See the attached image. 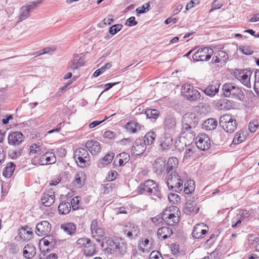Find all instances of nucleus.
<instances>
[{"mask_svg":"<svg viewBox=\"0 0 259 259\" xmlns=\"http://www.w3.org/2000/svg\"><path fill=\"white\" fill-rule=\"evenodd\" d=\"M137 191L139 194L151 196L155 200H160L163 197L158 185L152 180H148L141 183Z\"/></svg>","mask_w":259,"mask_h":259,"instance_id":"obj_1","label":"nucleus"},{"mask_svg":"<svg viewBox=\"0 0 259 259\" xmlns=\"http://www.w3.org/2000/svg\"><path fill=\"white\" fill-rule=\"evenodd\" d=\"M199 122V118L196 115L193 113H188L185 114L182 121L181 133L189 134L194 137L195 135L193 130L196 127Z\"/></svg>","mask_w":259,"mask_h":259,"instance_id":"obj_2","label":"nucleus"},{"mask_svg":"<svg viewBox=\"0 0 259 259\" xmlns=\"http://www.w3.org/2000/svg\"><path fill=\"white\" fill-rule=\"evenodd\" d=\"M223 94L226 97L236 99L242 101L244 95L241 89L233 83H225L223 85Z\"/></svg>","mask_w":259,"mask_h":259,"instance_id":"obj_3","label":"nucleus"},{"mask_svg":"<svg viewBox=\"0 0 259 259\" xmlns=\"http://www.w3.org/2000/svg\"><path fill=\"white\" fill-rule=\"evenodd\" d=\"M220 125L226 132L232 133L236 130L237 123L232 115L225 114L220 117Z\"/></svg>","mask_w":259,"mask_h":259,"instance_id":"obj_4","label":"nucleus"},{"mask_svg":"<svg viewBox=\"0 0 259 259\" xmlns=\"http://www.w3.org/2000/svg\"><path fill=\"white\" fill-rule=\"evenodd\" d=\"M182 93L190 101H196L201 97L199 91L190 84H185L182 86Z\"/></svg>","mask_w":259,"mask_h":259,"instance_id":"obj_5","label":"nucleus"},{"mask_svg":"<svg viewBox=\"0 0 259 259\" xmlns=\"http://www.w3.org/2000/svg\"><path fill=\"white\" fill-rule=\"evenodd\" d=\"M74 158L77 164L83 167L86 166L87 162L89 161V154L85 149L79 148L75 150Z\"/></svg>","mask_w":259,"mask_h":259,"instance_id":"obj_6","label":"nucleus"},{"mask_svg":"<svg viewBox=\"0 0 259 259\" xmlns=\"http://www.w3.org/2000/svg\"><path fill=\"white\" fill-rule=\"evenodd\" d=\"M91 231L92 235L97 241L101 242V239L104 236V231L101 227V224H99L97 219H94L92 221L91 224Z\"/></svg>","mask_w":259,"mask_h":259,"instance_id":"obj_7","label":"nucleus"},{"mask_svg":"<svg viewBox=\"0 0 259 259\" xmlns=\"http://www.w3.org/2000/svg\"><path fill=\"white\" fill-rule=\"evenodd\" d=\"M40 2L34 1L30 2L24 6H23L20 9V14L19 16V21H23L29 16L30 12L33 10L35 7L39 4Z\"/></svg>","mask_w":259,"mask_h":259,"instance_id":"obj_8","label":"nucleus"},{"mask_svg":"<svg viewBox=\"0 0 259 259\" xmlns=\"http://www.w3.org/2000/svg\"><path fill=\"white\" fill-rule=\"evenodd\" d=\"M52 226L47 221H43L38 223L35 227V233L38 236L48 235L51 230Z\"/></svg>","mask_w":259,"mask_h":259,"instance_id":"obj_9","label":"nucleus"},{"mask_svg":"<svg viewBox=\"0 0 259 259\" xmlns=\"http://www.w3.org/2000/svg\"><path fill=\"white\" fill-rule=\"evenodd\" d=\"M196 145L201 150L205 151L210 147V141L209 137L205 134H202L196 138Z\"/></svg>","mask_w":259,"mask_h":259,"instance_id":"obj_10","label":"nucleus"},{"mask_svg":"<svg viewBox=\"0 0 259 259\" xmlns=\"http://www.w3.org/2000/svg\"><path fill=\"white\" fill-rule=\"evenodd\" d=\"M158 142L163 150H167L172 145V138L169 133L165 132L159 139Z\"/></svg>","mask_w":259,"mask_h":259,"instance_id":"obj_11","label":"nucleus"},{"mask_svg":"<svg viewBox=\"0 0 259 259\" xmlns=\"http://www.w3.org/2000/svg\"><path fill=\"white\" fill-rule=\"evenodd\" d=\"M208 231V227L203 223L197 224L192 231V236L196 239L202 238Z\"/></svg>","mask_w":259,"mask_h":259,"instance_id":"obj_12","label":"nucleus"},{"mask_svg":"<svg viewBox=\"0 0 259 259\" xmlns=\"http://www.w3.org/2000/svg\"><path fill=\"white\" fill-rule=\"evenodd\" d=\"M8 139L10 145L17 146L24 141V137L21 132H14L9 135Z\"/></svg>","mask_w":259,"mask_h":259,"instance_id":"obj_13","label":"nucleus"},{"mask_svg":"<svg viewBox=\"0 0 259 259\" xmlns=\"http://www.w3.org/2000/svg\"><path fill=\"white\" fill-rule=\"evenodd\" d=\"M146 149V145L142 139H137L134 142L131 151L132 154L135 156H139L142 154Z\"/></svg>","mask_w":259,"mask_h":259,"instance_id":"obj_14","label":"nucleus"},{"mask_svg":"<svg viewBox=\"0 0 259 259\" xmlns=\"http://www.w3.org/2000/svg\"><path fill=\"white\" fill-rule=\"evenodd\" d=\"M56 157L53 150L46 152L40 158L39 162L41 165H47L55 163Z\"/></svg>","mask_w":259,"mask_h":259,"instance_id":"obj_15","label":"nucleus"},{"mask_svg":"<svg viewBox=\"0 0 259 259\" xmlns=\"http://www.w3.org/2000/svg\"><path fill=\"white\" fill-rule=\"evenodd\" d=\"M165 168V160L162 157L156 158L153 164L154 172L157 175H161Z\"/></svg>","mask_w":259,"mask_h":259,"instance_id":"obj_16","label":"nucleus"},{"mask_svg":"<svg viewBox=\"0 0 259 259\" xmlns=\"http://www.w3.org/2000/svg\"><path fill=\"white\" fill-rule=\"evenodd\" d=\"M228 60V54L223 51H218L215 52L212 59V63L217 64L220 63L221 66L225 64Z\"/></svg>","mask_w":259,"mask_h":259,"instance_id":"obj_17","label":"nucleus"},{"mask_svg":"<svg viewBox=\"0 0 259 259\" xmlns=\"http://www.w3.org/2000/svg\"><path fill=\"white\" fill-rule=\"evenodd\" d=\"M123 233L129 239H132L138 236L139 229L138 227L134 224H129L125 226Z\"/></svg>","mask_w":259,"mask_h":259,"instance_id":"obj_18","label":"nucleus"},{"mask_svg":"<svg viewBox=\"0 0 259 259\" xmlns=\"http://www.w3.org/2000/svg\"><path fill=\"white\" fill-rule=\"evenodd\" d=\"M85 148L92 154L96 155L101 151V145L99 142L94 140H89L85 145Z\"/></svg>","mask_w":259,"mask_h":259,"instance_id":"obj_19","label":"nucleus"},{"mask_svg":"<svg viewBox=\"0 0 259 259\" xmlns=\"http://www.w3.org/2000/svg\"><path fill=\"white\" fill-rule=\"evenodd\" d=\"M163 126L165 132L168 133L174 132L176 126V119L170 116H166L164 121Z\"/></svg>","mask_w":259,"mask_h":259,"instance_id":"obj_20","label":"nucleus"},{"mask_svg":"<svg viewBox=\"0 0 259 259\" xmlns=\"http://www.w3.org/2000/svg\"><path fill=\"white\" fill-rule=\"evenodd\" d=\"M220 84L218 81L211 82L204 90V93L209 96H214L219 92Z\"/></svg>","mask_w":259,"mask_h":259,"instance_id":"obj_21","label":"nucleus"},{"mask_svg":"<svg viewBox=\"0 0 259 259\" xmlns=\"http://www.w3.org/2000/svg\"><path fill=\"white\" fill-rule=\"evenodd\" d=\"M199 210V207L195 201L189 200L186 202L184 210L186 214H190L191 213H197Z\"/></svg>","mask_w":259,"mask_h":259,"instance_id":"obj_22","label":"nucleus"},{"mask_svg":"<svg viewBox=\"0 0 259 259\" xmlns=\"http://www.w3.org/2000/svg\"><path fill=\"white\" fill-rule=\"evenodd\" d=\"M179 180H182L177 172H174L167 174V178L166 183L169 190H172V186L176 184V182H179Z\"/></svg>","mask_w":259,"mask_h":259,"instance_id":"obj_23","label":"nucleus"},{"mask_svg":"<svg viewBox=\"0 0 259 259\" xmlns=\"http://www.w3.org/2000/svg\"><path fill=\"white\" fill-rule=\"evenodd\" d=\"M179 164V160L176 157H170L166 164V171L167 174L177 172Z\"/></svg>","mask_w":259,"mask_h":259,"instance_id":"obj_24","label":"nucleus"},{"mask_svg":"<svg viewBox=\"0 0 259 259\" xmlns=\"http://www.w3.org/2000/svg\"><path fill=\"white\" fill-rule=\"evenodd\" d=\"M115 246L112 250L117 256L123 255L126 252V244L120 240V241L116 240Z\"/></svg>","mask_w":259,"mask_h":259,"instance_id":"obj_25","label":"nucleus"},{"mask_svg":"<svg viewBox=\"0 0 259 259\" xmlns=\"http://www.w3.org/2000/svg\"><path fill=\"white\" fill-rule=\"evenodd\" d=\"M23 256L26 258H31L36 254L35 246L32 244H28L23 248Z\"/></svg>","mask_w":259,"mask_h":259,"instance_id":"obj_26","label":"nucleus"},{"mask_svg":"<svg viewBox=\"0 0 259 259\" xmlns=\"http://www.w3.org/2000/svg\"><path fill=\"white\" fill-rule=\"evenodd\" d=\"M198 51H201L200 57H201V61H207L209 60L213 54V50L207 47L199 49Z\"/></svg>","mask_w":259,"mask_h":259,"instance_id":"obj_27","label":"nucleus"},{"mask_svg":"<svg viewBox=\"0 0 259 259\" xmlns=\"http://www.w3.org/2000/svg\"><path fill=\"white\" fill-rule=\"evenodd\" d=\"M218 108L220 110H226L231 109L233 106V103L227 99H222L217 102Z\"/></svg>","mask_w":259,"mask_h":259,"instance_id":"obj_28","label":"nucleus"},{"mask_svg":"<svg viewBox=\"0 0 259 259\" xmlns=\"http://www.w3.org/2000/svg\"><path fill=\"white\" fill-rule=\"evenodd\" d=\"M242 75H240V81L245 86L248 88H250L251 84L250 82V76L252 74L250 70H243L242 71Z\"/></svg>","mask_w":259,"mask_h":259,"instance_id":"obj_29","label":"nucleus"},{"mask_svg":"<svg viewBox=\"0 0 259 259\" xmlns=\"http://www.w3.org/2000/svg\"><path fill=\"white\" fill-rule=\"evenodd\" d=\"M172 234V231L167 227H162L159 228L157 230V235L159 238H162L165 239L170 237Z\"/></svg>","mask_w":259,"mask_h":259,"instance_id":"obj_30","label":"nucleus"},{"mask_svg":"<svg viewBox=\"0 0 259 259\" xmlns=\"http://www.w3.org/2000/svg\"><path fill=\"white\" fill-rule=\"evenodd\" d=\"M55 195L44 193L41 200L42 204L45 206L49 207L52 205L55 202Z\"/></svg>","mask_w":259,"mask_h":259,"instance_id":"obj_31","label":"nucleus"},{"mask_svg":"<svg viewBox=\"0 0 259 259\" xmlns=\"http://www.w3.org/2000/svg\"><path fill=\"white\" fill-rule=\"evenodd\" d=\"M61 229L65 233L70 235H72L76 231V226L72 223H68L62 224Z\"/></svg>","mask_w":259,"mask_h":259,"instance_id":"obj_32","label":"nucleus"},{"mask_svg":"<svg viewBox=\"0 0 259 259\" xmlns=\"http://www.w3.org/2000/svg\"><path fill=\"white\" fill-rule=\"evenodd\" d=\"M218 125V121L214 118H209L203 123V127L206 130L211 131L215 129Z\"/></svg>","mask_w":259,"mask_h":259,"instance_id":"obj_33","label":"nucleus"},{"mask_svg":"<svg viewBox=\"0 0 259 259\" xmlns=\"http://www.w3.org/2000/svg\"><path fill=\"white\" fill-rule=\"evenodd\" d=\"M15 167V164L12 162L7 163L3 172V176L6 178H10L12 176Z\"/></svg>","mask_w":259,"mask_h":259,"instance_id":"obj_34","label":"nucleus"},{"mask_svg":"<svg viewBox=\"0 0 259 259\" xmlns=\"http://www.w3.org/2000/svg\"><path fill=\"white\" fill-rule=\"evenodd\" d=\"M46 236L41 239L45 246L50 247V249L54 247L56 244V241L54 237L51 235H45Z\"/></svg>","mask_w":259,"mask_h":259,"instance_id":"obj_35","label":"nucleus"},{"mask_svg":"<svg viewBox=\"0 0 259 259\" xmlns=\"http://www.w3.org/2000/svg\"><path fill=\"white\" fill-rule=\"evenodd\" d=\"M194 182L193 180H190L185 183L184 186H183V189L182 192L186 194H189L194 192Z\"/></svg>","mask_w":259,"mask_h":259,"instance_id":"obj_36","label":"nucleus"},{"mask_svg":"<svg viewBox=\"0 0 259 259\" xmlns=\"http://www.w3.org/2000/svg\"><path fill=\"white\" fill-rule=\"evenodd\" d=\"M70 203L68 202H62L58 206V209L60 214H66L71 210Z\"/></svg>","mask_w":259,"mask_h":259,"instance_id":"obj_37","label":"nucleus"},{"mask_svg":"<svg viewBox=\"0 0 259 259\" xmlns=\"http://www.w3.org/2000/svg\"><path fill=\"white\" fill-rule=\"evenodd\" d=\"M85 179V174L83 172H78L75 177V185L78 188H81L84 184Z\"/></svg>","mask_w":259,"mask_h":259,"instance_id":"obj_38","label":"nucleus"},{"mask_svg":"<svg viewBox=\"0 0 259 259\" xmlns=\"http://www.w3.org/2000/svg\"><path fill=\"white\" fill-rule=\"evenodd\" d=\"M163 219L169 226H174L179 222V217L174 213L169 214L168 217H165Z\"/></svg>","mask_w":259,"mask_h":259,"instance_id":"obj_39","label":"nucleus"},{"mask_svg":"<svg viewBox=\"0 0 259 259\" xmlns=\"http://www.w3.org/2000/svg\"><path fill=\"white\" fill-rule=\"evenodd\" d=\"M96 253V248L95 245L92 243L87 244L83 249V254L87 256H93Z\"/></svg>","mask_w":259,"mask_h":259,"instance_id":"obj_40","label":"nucleus"},{"mask_svg":"<svg viewBox=\"0 0 259 259\" xmlns=\"http://www.w3.org/2000/svg\"><path fill=\"white\" fill-rule=\"evenodd\" d=\"M156 134L154 132H149L147 133L145 136L144 139H142L143 141L145 142L146 145H151L154 142L156 138Z\"/></svg>","mask_w":259,"mask_h":259,"instance_id":"obj_41","label":"nucleus"},{"mask_svg":"<svg viewBox=\"0 0 259 259\" xmlns=\"http://www.w3.org/2000/svg\"><path fill=\"white\" fill-rule=\"evenodd\" d=\"M145 114L147 118L156 119L159 115V111L156 109H149L146 110Z\"/></svg>","mask_w":259,"mask_h":259,"instance_id":"obj_42","label":"nucleus"},{"mask_svg":"<svg viewBox=\"0 0 259 259\" xmlns=\"http://www.w3.org/2000/svg\"><path fill=\"white\" fill-rule=\"evenodd\" d=\"M249 243L253 247H256L259 245V235L252 234L248 237Z\"/></svg>","mask_w":259,"mask_h":259,"instance_id":"obj_43","label":"nucleus"},{"mask_svg":"<svg viewBox=\"0 0 259 259\" xmlns=\"http://www.w3.org/2000/svg\"><path fill=\"white\" fill-rule=\"evenodd\" d=\"M111 67V64L110 63H107L103 66L101 68L97 69L93 74V76L95 77L99 76L104 73L107 69H109Z\"/></svg>","mask_w":259,"mask_h":259,"instance_id":"obj_44","label":"nucleus"},{"mask_svg":"<svg viewBox=\"0 0 259 259\" xmlns=\"http://www.w3.org/2000/svg\"><path fill=\"white\" fill-rule=\"evenodd\" d=\"M114 156L113 153H108L101 159V163L107 165L111 163Z\"/></svg>","mask_w":259,"mask_h":259,"instance_id":"obj_45","label":"nucleus"},{"mask_svg":"<svg viewBox=\"0 0 259 259\" xmlns=\"http://www.w3.org/2000/svg\"><path fill=\"white\" fill-rule=\"evenodd\" d=\"M254 90L256 96L259 97V70H257L254 74Z\"/></svg>","mask_w":259,"mask_h":259,"instance_id":"obj_46","label":"nucleus"},{"mask_svg":"<svg viewBox=\"0 0 259 259\" xmlns=\"http://www.w3.org/2000/svg\"><path fill=\"white\" fill-rule=\"evenodd\" d=\"M168 199L169 201L172 204L178 203L180 202L181 199L179 196L175 193H170L168 195Z\"/></svg>","mask_w":259,"mask_h":259,"instance_id":"obj_47","label":"nucleus"},{"mask_svg":"<svg viewBox=\"0 0 259 259\" xmlns=\"http://www.w3.org/2000/svg\"><path fill=\"white\" fill-rule=\"evenodd\" d=\"M245 138L243 134L238 132L235 135L233 140V143L235 144H238L243 142L245 140Z\"/></svg>","mask_w":259,"mask_h":259,"instance_id":"obj_48","label":"nucleus"},{"mask_svg":"<svg viewBox=\"0 0 259 259\" xmlns=\"http://www.w3.org/2000/svg\"><path fill=\"white\" fill-rule=\"evenodd\" d=\"M183 180H179V182L172 186V191L178 193H181L183 189Z\"/></svg>","mask_w":259,"mask_h":259,"instance_id":"obj_49","label":"nucleus"},{"mask_svg":"<svg viewBox=\"0 0 259 259\" xmlns=\"http://www.w3.org/2000/svg\"><path fill=\"white\" fill-rule=\"evenodd\" d=\"M122 27L123 26L119 24L114 25L110 27L109 32L112 35H114L121 30Z\"/></svg>","mask_w":259,"mask_h":259,"instance_id":"obj_50","label":"nucleus"},{"mask_svg":"<svg viewBox=\"0 0 259 259\" xmlns=\"http://www.w3.org/2000/svg\"><path fill=\"white\" fill-rule=\"evenodd\" d=\"M29 152L31 154L38 153L41 154L42 151L39 146L36 144H33L29 147Z\"/></svg>","mask_w":259,"mask_h":259,"instance_id":"obj_51","label":"nucleus"},{"mask_svg":"<svg viewBox=\"0 0 259 259\" xmlns=\"http://www.w3.org/2000/svg\"><path fill=\"white\" fill-rule=\"evenodd\" d=\"M80 200V197L79 196H76L71 199L70 204L73 210H76L79 208L78 203H79Z\"/></svg>","mask_w":259,"mask_h":259,"instance_id":"obj_52","label":"nucleus"},{"mask_svg":"<svg viewBox=\"0 0 259 259\" xmlns=\"http://www.w3.org/2000/svg\"><path fill=\"white\" fill-rule=\"evenodd\" d=\"M149 3H146L145 5H143L137 8L136 11L138 14H143L148 11L149 10Z\"/></svg>","mask_w":259,"mask_h":259,"instance_id":"obj_53","label":"nucleus"},{"mask_svg":"<svg viewBox=\"0 0 259 259\" xmlns=\"http://www.w3.org/2000/svg\"><path fill=\"white\" fill-rule=\"evenodd\" d=\"M22 152V150L21 149H19L18 150L12 151L9 152V156L11 159H16L21 156Z\"/></svg>","mask_w":259,"mask_h":259,"instance_id":"obj_54","label":"nucleus"},{"mask_svg":"<svg viewBox=\"0 0 259 259\" xmlns=\"http://www.w3.org/2000/svg\"><path fill=\"white\" fill-rule=\"evenodd\" d=\"M118 157H119L122 159H123V161H124V162H126V163H127L129 161L130 159V156L128 154H127V153L122 152V153L119 154L116 156V157L115 158L114 161V163H115L116 160L117 159V158Z\"/></svg>","mask_w":259,"mask_h":259,"instance_id":"obj_55","label":"nucleus"},{"mask_svg":"<svg viewBox=\"0 0 259 259\" xmlns=\"http://www.w3.org/2000/svg\"><path fill=\"white\" fill-rule=\"evenodd\" d=\"M125 128L128 132L131 133H135L136 132L135 121L127 122L125 125Z\"/></svg>","mask_w":259,"mask_h":259,"instance_id":"obj_56","label":"nucleus"},{"mask_svg":"<svg viewBox=\"0 0 259 259\" xmlns=\"http://www.w3.org/2000/svg\"><path fill=\"white\" fill-rule=\"evenodd\" d=\"M105 243L107 244L108 248L111 250H113L114 247L116 246L115 245L116 241H114L110 238H105Z\"/></svg>","mask_w":259,"mask_h":259,"instance_id":"obj_57","label":"nucleus"},{"mask_svg":"<svg viewBox=\"0 0 259 259\" xmlns=\"http://www.w3.org/2000/svg\"><path fill=\"white\" fill-rule=\"evenodd\" d=\"M90 243L91 240L87 238H81L78 239L76 241V243L78 245H83L84 247L85 246V245H87V244L88 245L89 244V243Z\"/></svg>","mask_w":259,"mask_h":259,"instance_id":"obj_58","label":"nucleus"},{"mask_svg":"<svg viewBox=\"0 0 259 259\" xmlns=\"http://www.w3.org/2000/svg\"><path fill=\"white\" fill-rule=\"evenodd\" d=\"M149 259H163L159 252L153 251L150 253Z\"/></svg>","mask_w":259,"mask_h":259,"instance_id":"obj_59","label":"nucleus"},{"mask_svg":"<svg viewBox=\"0 0 259 259\" xmlns=\"http://www.w3.org/2000/svg\"><path fill=\"white\" fill-rule=\"evenodd\" d=\"M188 147H189V148H186V151H185V153H184V158L186 159L192 156V155L194 153V151L192 149V148L190 146L189 144L188 145Z\"/></svg>","mask_w":259,"mask_h":259,"instance_id":"obj_60","label":"nucleus"},{"mask_svg":"<svg viewBox=\"0 0 259 259\" xmlns=\"http://www.w3.org/2000/svg\"><path fill=\"white\" fill-rule=\"evenodd\" d=\"M74 58L75 59V61H76L78 66L81 67L84 65V59L82 58L80 55H76L74 56Z\"/></svg>","mask_w":259,"mask_h":259,"instance_id":"obj_61","label":"nucleus"},{"mask_svg":"<svg viewBox=\"0 0 259 259\" xmlns=\"http://www.w3.org/2000/svg\"><path fill=\"white\" fill-rule=\"evenodd\" d=\"M116 136V134L111 131H105L103 134V137L105 138H108L109 139H114Z\"/></svg>","mask_w":259,"mask_h":259,"instance_id":"obj_62","label":"nucleus"},{"mask_svg":"<svg viewBox=\"0 0 259 259\" xmlns=\"http://www.w3.org/2000/svg\"><path fill=\"white\" fill-rule=\"evenodd\" d=\"M137 24V22L135 20V17L132 16L127 19L125 25L128 26H133Z\"/></svg>","mask_w":259,"mask_h":259,"instance_id":"obj_63","label":"nucleus"},{"mask_svg":"<svg viewBox=\"0 0 259 259\" xmlns=\"http://www.w3.org/2000/svg\"><path fill=\"white\" fill-rule=\"evenodd\" d=\"M240 50H241L242 53L247 55H251L253 53V51L248 47H240Z\"/></svg>","mask_w":259,"mask_h":259,"instance_id":"obj_64","label":"nucleus"}]
</instances>
